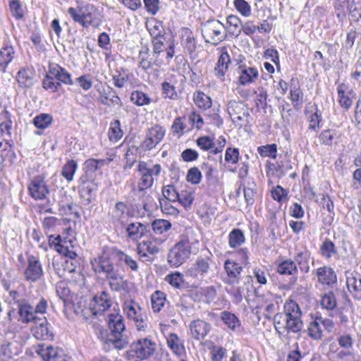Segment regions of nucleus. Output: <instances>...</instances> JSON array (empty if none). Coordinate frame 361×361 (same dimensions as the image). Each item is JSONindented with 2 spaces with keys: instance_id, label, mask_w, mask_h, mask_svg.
Returning <instances> with one entry per match:
<instances>
[{
  "instance_id": "obj_1",
  "label": "nucleus",
  "mask_w": 361,
  "mask_h": 361,
  "mask_svg": "<svg viewBox=\"0 0 361 361\" xmlns=\"http://www.w3.org/2000/svg\"><path fill=\"white\" fill-rule=\"evenodd\" d=\"M202 239L203 234L200 228L187 229L168 253L167 261L170 266L178 267L186 262L190 254H197L200 247V241Z\"/></svg>"
},
{
  "instance_id": "obj_2",
  "label": "nucleus",
  "mask_w": 361,
  "mask_h": 361,
  "mask_svg": "<svg viewBox=\"0 0 361 361\" xmlns=\"http://www.w3.org/2000/svg\"><path fill=\"white\" fill-rule=\"evenodd\" d=\"M284 312H279L274 317V324L279 334L281 330L288 333L294 334L300 332L303 326L301 319L302 312L298 303L292 300L286 301L284 304Z\"/></svg>"
},
{
  "instance_id": "obj_3",
  "label": "nucleus",
  "mask_w": 361,
  "mask_h": 361,
  "mask_svg": "<svg viewBox=\"0 0 361 361\" xmlns=\"http://www.w3.org/2000/svg\"><path fill=\"white\" fill-rule=\"evenodd\" d=\"M110 333L101 331V338L107 344H112L116 348H123L128 339L123 335L125 330L124 319L119 314H111L109 319Z\"/></svg>"
},
{
  "instance_id": "obj_4",
  "label": "nucleus",
  "mask_w": 361,
  "mask_h": 361,
  "mask_svg": "<svg viewBox=\"0 0 361 361\" xmlns=\"http://www.w3.org/2000/svg\"><path fill=\"white\" fill-rule=\"evenodd\" d=\"M68 13L75 22L80 23L83 27L99 25L96 21L98 10L93 4L85 3L81 4L77 8L70 7Z\"/></svg>"
},
{
  "instance_id": "obj_5",
  "label": "nucleus",
  "mask_w": 361,
  "mask_h": 361,
  "mask_svg": "<svg viewBox=\"0 0 361 361\" xmlns=\"http://www.w3.org/2000/svg\"><path fill=\"white\" fill-rule=\"evenodd\" d=\"M156 350V343L148 338L139 339L130 345L124 356L131 360L137 358L140 360H145L152 356Z\"/></svg>"
},
{
  "instance_id": "obj_6",
  "label": "nucleus",
  "mask_w": 361,
  "mask_h": 361,
  "mask_svg": "<svg viewBox=\"0 0 361 361\" xmlns=\"http://www.w3.org/2000/svg\"><path fill=\"white\" fill-rule=\"evenodd\" d=\"M137 171L141 176L138 182L137 188L138 191L142 192L152 186L154 183L153 176H159L161 166L160 164H157L152 168H149L146 162L140 161L137 165Z\"/></svg>"
},
{
  "instance_id": "obj_7",
  "label": "nucleus",
  "mask_w": 361,
  "mask_h": 361,
  "mask_svg": "<svg viewBox=\"0 0 361 361\" xmlns=\"http://www.w3.org/2000/svg\"><path fill=\"white\" fill-rule=\"evenodd\" d=\"M123 310L126 312L128 319L135 322L138 331H144L147 327V317L142 307L134 300L126 301L123 304Z\"/></svg>"
},
{
  "instance_id": "obj_8",
  "label": "nucleus",
  "mask_w": 361,
  "mask_h": 361,
  "mask_svg": "<svg viewBox=\"0 0 361 361\" xmlns=\"http://www.w3.org/2000/svg\"><path fill=\"white\" fill-rule=\"evenodd\" d=\"M129 214L127 204L124 202L118 201L115 204L112 211L109 212L108 217L114 228L123 227Z\"/></svg>"
},
{
  "instance_id": "obj_9",
  "label": "nucleus",
  "mask_w": 361,
  "mask_h": 361,
  "mask_svg": "<svg viewBox=\"0 0 361 361\" xmlns=\"http://www.w3.org/2000/svg\"><path fill=\"white\" fill-rule=\"evenodd\" d=\"M30 195L35 200H42L49 193V190L42 176H37L32 179L28 185Z\"/></svg>"
},
{
  "instance_id": "obj_10",
  "label": "nucleus",
  "mask_w": 361,
  "mask_h": 361,
  "mask_svg": "<svg viewBox=\"0 0 361 361\" xmlns=\"http://www.w3.org/2000/svg\"><path fill=\"white\" fill-rule=\"evenodd\" d=\"M31 331L37 340H52L54 334L45 317H39L33 323Z\"/></svg>"
},
{
  "instance_id": "obj_11",
  "label": "nucleus",
  "mask_w": 361,
  "mask_h": 361,
  "mask_svg": "<svg viewBox=\"0 0 361 361\" xmlns=\"http://www.w3.org/2000/svg\"><path fill=\"white\" fill-rule=\"evenodd\" d=\"M43 274L44 272L39 260L33 255L29 256L27 258V267L24 271L25 280L35 282L41 279Z\"/></svg>"
},
{
  "instance_id": "obj_12",
  "label": "nucleus",
  "mask_w": 361,
  "mask_h": 361,
  "mask_svg": "<svg viewBox=\"0 0 361 361\" xmlns=\"http://www.w3.org/2000/svg\"><path fill=\"white\" fill-rule=\"evenodd\" d=\"M226 145V140L223 136L219 137L216 139L214 135L212 137L204 135V151H208V158H210L211 154L217 155L218 160L220 163L222 161V152Z\"/></svg>"
},
{
  "instance_id": "obj_13",
  "label": "nucleus",
  "mask_w": 361,
  "mask_h": 361,
  "mask_svg": "<svg viewBox=\"0 0 361 361\" xmlns=\"http://www.w3.org/2000/svg\"><path fill=\"white\" fill-rule=\"evenodd\" d=\"M36 353L44 361H66L63 350L51 345H39Z\"/></svg>"
},
{
  "instance_id": "obj_14",
  "label": "nucleus",
  "mask_w": 361,
  "mask_h": 361,
  "mask_svg": "<svg viewBox=\"0 0 361 361\" xmlns=\"http://www.w3.org/2000/svg\"><path fill=\"white\" fill-rule=\"evenodd\" d=\"M112 304L111 297L107 291H102L95 295L92 301L91 310L94 315H97L107 310Z\"/></svg>"
},
{
  "instance_id": "obj_15",
  "label": "nucleus",
  "mask_w": 361,
  "mask_h": 361,
  "mask_svg": "<svg viewBox=\"0 0 361 361\" xmlns=\"http://www.w3.org/2000/svg\"><path fill=\"white\" fill-rule=\"evenodd\" d=\"M18 321L23 324L34 323L39 317L35 314L34 307L28 300L18 301Z\"/></svg>"
},
{
  "instance_id": "obj_16",
  "label": "nucleus",
  "mask_w": 361,
  "mask_h": 361,
  "mask_svg": "<svg viewBox=\"0 0 361 361\" xmlns=\"http://www.w3.org/2000/svg\"><path fill=\"white\" fill-rule=\"evenodd\" d=\"M224 28V25L217 20H207L204 23V29L207 35L211 37V40L207 39L205 42L214 45L218 44L223 40L222 37H219V35Z\"/></svg>"
},
{
  "instance_id": "obj_17",
  "label": "nucleus",
  "mask_w": 361,
  "mask_h": 361,
  "mask_svg": "<svg viewBox=\"0 0 361 361\" xmlns=\"http://www.w3.org/2000/svg\"><path fill=\"white\" fill-rule=\"evenodd\" d=\"M48 72L49 75L54 78L56 82H60L61 84L68 85L73 84L71 73L57 63H50L48 66Z\"/></svg>"
},
{
  "instance_id": "obj_18",
  "label": "nucleus",
  "mask_w": 361,
  "mask_h": 361,
  "mask_svg": "<svg viewBox=\"0 0 361 361\" xmlns=\"http://www.w3.org/2000/svg\"><path fill=\"white\" fill-rule=\"evenodd\" d=\"M21 351L22 346L17 341L4 342L0 344V361H8Z\"/></svg>"
},
{
  "instance_id": "obj_19",
  "label": "nucleus",
  "mask_w": 361,
  "mask_h": 361,
  "mask_svg": "<svg viewBox=\"0 0 361 361\" xmlns=\"http://www.w3.org/2000/svg\"><path fill=\"white\" fill-rule=\"evenodd\" d=\"M94 271L97 273H103L106 277L113 274L117 269H115L113 262L106 256H101L92 262Z\"/></svg>"
},
{
  "instance_id": "obj_20",
  "label": "nucleus",
  "mask_w": 361,
  "mask_h": 361,
  "mask_svg": "<svg viewBox=\"0 0 361 361\" xmlns=\"http://www.w3.org/2000/svg\"><path fill=\"white\" fill-rule=\"evenodd\" d=\"M138 61L140 66L145 71L152 68V66H159L161 61L157 57L149 54V49L147 46L142 47L139 52Z\"/></svg>"
},
{
  "instance_id": "obj_21",
  "label": "nucleus",
  "mask_w": 361,
  "mask_h": 361,
  "mask_svg": "<svg viewBox=\"0 0 361 361\" xmlns=\"http://www.w3.org/2000/svg\"><path fill=\"white\" fill-rule=\"evenodd\" d=\"M106 278L109 281V286L112 290L116 292L128 291L129 282L125 279L123 275L119 273L118 270L115 271Z\"/></svg>"
},
{
  "instance_id": "obj_22",
  "label": "nucleus",
  "mask_w": 361,
  "mask_h": 361,
  "mask_svg": "<svg viewBox=\"0 0 361 361\" xmlns=\"http://www.w3.org/2000/svg\"><path fill=\"white\" fill-rule=\"evenodd\" d=\"M149 228L150 226L148 224H143L140 222H134L128 224L126 231L128 238L133 240H137L149 231Z\"/></svg>"
},
{
  "instance_id": "obj_23",
  "label": "nucleus",
  "mask_w": 361,
  "mask_h": 361,
  "mask_svg": "<svg viewBox=\"0 0 361 361\" xmlns=\"http://www.w3.org/2000/svg\"><path fill=\"white\" fill-rule=\"evenodd\" d=\"M316 274L319 283L332 286L337 283V276L334 269L329 267H322L317 269Z\"/></svg>"
},
{
  "instance_id": "obj_24",
  "label": "nucleus",
  "mask_w": 361,
  "mask_h": 361,
  "mask_svg": "<svg viewBox=\"0 0 361 361\" xmlns=\"http://www.w3.org/2000/svg\"><path fill=\"white\" fill-rule=\"evenodd\" d=\"M346 285L348 290L355 300L361 299V279L350 273L346 277Z\"/></svg>"
},
{
  "instance_id": "obj_25",
  "label": "nucleus",
  "mask_w": 361,
  "mask_h": 361,
  "mask_svg": "<svg viewBox=\"0 0 361 361\" xmlns=\"http://www.w3.org/2000/svg\"><path fill=\"white\" fill-rule=\"evenodd\" d=\"M100 102L106 106L117 105L121 107L123 105L121 99L116 92L111 87H108L107 90H104L103 93L101 94Z\"/></svg>"
},
{
  "instance_id": "obj_26",
  "label": "nucleus",
  "mask_w": 361,
  "mask_h": 361,
  "mask_svg": "<svg viewBox=\"0 0 361 361\" xmlns=\"http://www.w3.org/2000/svg\"><path fill=\"white\" fill-rule=\"evenodd\" d=\"M15 51L11 45L5 44L0 50V70L5 73L8 65L14 58Z\"/></svg>"
},
{
  "instance_id": "obj_27",
  "label": "nucleus",
  "mask_w": 361,
  "mask_h": 361,
  "mask_svg": "<svg viewBox=\"0 0 361 361\" xmlns=\"http://www.w3.org/2000/svg\"><path fill=\"white\" fill-rule=\"evenodd\" d=\"M190 334L194 344L203 345V321L197 319L192 321L190 324Z\"/></svg>"
},
{
  "instance_id": "obj_28",
  "label": "nucleus",
  "mask_w": 361,
  "mask_h": 361,
  "mask_svg": "<svg viewBox=\"0 0 361 361\" xmlns=\"http://www.w3.org/2000/svg\"><path fill=\"white\" fill-rule=\"evenodd\" d=\"M167 345L170 349L178 356L185 353V347L182 340L175 334H170L167 338Z\"/></svg>"
},
{
  "instance_id": "obj_29",
  "label": "nucleus",
  "mask_w": 361,
  "mask_h": 361,
  "mask_svg": "<svg viewBox=\"0 0 361 361\" xmlns=\"http://www.w3.org/2000/svg\"><path fill=\"white\" fill-rule=\"evenodd\" d=\"M224 268L229 278L230 283H233L238 279L242 271V267L239 264L227 260L225 262Z\"/></svg>"
},
{
  "instance_id": "obj_30",
  "label": "nucleus",
  "mask_w": 361,
  "mask_h": 361,
  "mask_svg": "<svg viewBox=\"0 0 361 361\" xmlns=\"http://www.w3.org/2000/svg\"><path fill=\"white\" fill-rule=\"evenodd\" d=\"M34 71L29 68H21L18 72L17 80L22 87H28L32 85Z\"/></svg>"
},
{
  "instance_id": "obj_31",
  "label": "nucleus",
  "mask_w": 361,
  "mask_h": 361,
  "mask_svg": "<svg viewBox=\"0 0 361 361\" xmlns=\"http://www.w3.org/2000/svg\"><path fill=\"white\" fill-rule=\"evenodd\" d=\"M181 42L190 53L196 49L195 37L189 28L183 27L181 30Z\"/></svg>"
},
{
  "instance_id": "obj_32",
  "label": "nucleus",
  "mask_w": 361,
  "mask_h": 361,
  "mask_svg": "<svg viewBox=\"0 0 361 361\" xmlns=\"http://www.w3.org/2000/svg\"><path fill=\"white\" fill-rule=\"evenodd\" d=\"M277 271L283 275L295 276L298 274V268L295 262L286 259L279 264Z\"/></svg>"
},
{
  "instance_id": "obj_33",
  "label": "nucleus",
  "mask_w": 361,
  "mask_h": 361,
  "mask_svg": "<svg viewBox=\"0 0 361 361\" xmlns=\"http://www.w3.org/2000/svg\"><path fill=\"white\" fill-rule=\"evenodd\" d=\"M204 346H207L209 351L212 361H221L226 354V349L220 345H215L212 342H204Z\"/></svg>"
},
{
  "instance_id": "obj_34",
  "label": "nucleus",
  "mask_w": 361,
  "mask_h": 361,
  "mask_svg": "<svg viewBox=\"0 0 361 361\" xmlns=\"http://www.w3.org/2000/svg\"><path fill=\"white\" fill-rule=\"evenodd\" d=\"M166 295L164 293L157 290L151 295L152 308L154 312H159L164 306Z\"/></svg>"
},
{
  "instance_id": "obj_35",
  "label": "nucleus",
  "mask_w": 361,
  "mask_h": 361,
  "mask_svg": "<svg viewBox=\"0 0 361 361\" xmlns=\"http://www.w3.org/2000/svg\"><path fill=\"white\" fill-rule=\"evenodd\" d=\"M146 26L152 39L161 37L165 35L164 28L160 21L151 20L146 24Z\"/></svg>"
},
{
  "instance_id": "obj_36",
  "label": "nucleus",
  "mask_w": 361,
  "mask_h": 361,
  "mask_svg": "<svg viewBox=\"0 0 361 361\" xmlns=\"http://www.w3.org/2000/svg\"><path fill=\"white\" fill-rule=\"evenodd\" d=\"M257 75L258 71L256 68L252 67L243 68L241 71L240 75L239 76V82L241 85H245L247 83L253 82Z\"/></svg>"
},
{
  "instance_id": "obj_37",
  "label": "nucleus",
  "mask_w": 361,
  "mask_h": 361,
  "mask_svg": "<svg viewBox=\"0 0 361 361\" xmlns=\"http://www.w3.org/2000/svg\"><path fill=\"white\" fill-rule=\"evenodd\" d=\"M231 63L230 56L226 52H222L220 55L216 66L215 67V71L216 75L223 76L228 69V65Z\"/></svg>"
},
{
  "instance_id": "obj_38",
  "label": "nucleus",
  "mask_w": 361,
  "mask_h": 361,
  "mask_svg": "<svg viewBox=\"0 0 361 361\" xmlns=\"http://www.w3.org/2000/svg\"><path fill=\"white\" fill-rule=\"evenodd\" d=\"M151 227L155 234L161 235L171 228V224L168 220L158 219L152 222Z\"/></svg>"
},
{
  "instance_id": "obj_39",
  "label": "nucleus",
  "mask_w": 361,
  "mask_h": 361,
  "mask_svg": "<svg viewBox=\"0 0 361 361\" xmlns=\"http://www.w3.org/2000/svg\"><path fill=\"white\" fill-rule=\"evenodd\" d=\"M53 118L49 114H40L33 118L32 123L39 129H45L52 123Z\"/></svg>"
},
{
  "instance_id": "obj_40",
  "label": "nucleus",
  "mask_w": 361,
  "mask_h": 361,
  "mask_svg": "<svg viewBox=\"0 0 361 361\" xmlns=\"http://www.w3.org/2000/svg\"><path fill=\"white\" fill-rule=\"evenodd\" d=\"M320 304L324 309L333 310L337 305L336 296L332 291H329L323 294L321 298Z\"/></svg>"
},
{
  "instance_id": "obj_41",
  "label": "nucleus",
  "mask_w": 361,
  "mask_h": 361,
  "mask_svg": "<svg viewBox=\"0 0 361 361\" xmlns=\"http://www.w3.org/2000/svg\"><path fill=\"white\" fill-rule=\"evenodd\" d=\"M321 255L326 259H330L333 255L337 254L334 243L328 238H326L320 247Z\"/></svg>"
},
{
  "instance_id": "obj_42",
  "label": "nucleus",
  "mask_w": 361,
  "mask_h": 361,
  "mask_svg": "<svg viewBox=\"0 0 361 361\" xmlns=\"http://www.w3.org/2000/svg\"><path fill=\"white\" fill-rule=\"evenodd\" d=\"M130 101L138 106L150 104V97L142 91L135 90L131 93Z\"/></svg>"
},
{
  "instance_id": "obj_43",
  "label": "nucleus",
  "mask_w": 361,
  "mask_h": 361,
  "mask_svg": "<svg viewBox=\"0 0 361 361\" xmlns=\"http://www.w3.org/2000/svg\"><path fill=\"white\" fill-rule=\"evenodd\" d=\"M123 130L121 128V122L118 120H114L110 123L109 130V138L111 141L116 142L123 136Z\"/></svg>"
},
{
  "instance_id": "obj_44",
  "label": "nucleus",
  "mask_w": 361,
  "mask_h": 361,
  "mask_svg": "<svg viewBox=\"0 0 361 361\" xmlns=\"http://www.w3.org/2000/svg\"><path fill=\"white\" fill-rule=\"evenodd\" d=\"M245 242V236L243 231L238 228L233 229L228 235V243L231 247H236Z\"/></svg>"
},
{
  "instance_id": "obj_45",
  "label": "nucleus",
  "mask_w": 361,
  "mask_h": 361,
  "mask_svg": "<svg viewBox=\"0 0 361 361\" xmlns=\"http://www.w3.org/2000/svg\"><path fill=\"white\" fill-rule=\"evenodd\" d=\"M221 319L225 324L232 330H235L240 326V322L238 317L229 312L224 311L221 313Z\"/></svg>"
},
{
  "instance_id": "obj_46",
  "label": "nucleus",
  "mask_w": 361,
  "mask_h": 361,
  "mask_svg": "<svg viewBox=\"0 0 361 361\" xmlns=\"http://www.w3.org/2000/svg\"><path fill=\"white\" fill-rule=\"evenodd\" d=\"M307 331L308 336L314 340L318 341L322 338L323 331L317 319L310 323Z\"/></svg>"
},
{
  "instance_id": "obj_47",
  "label": "nucleus",
  "mask_w": 361,
  "mask_h": 361,
  "mask_svg": "<svg viewBox=\"0 0 361 361\" xmlns=\"http://www.w3.org/2000/svg\"><path fill=\"white\" fill-rule=\"evenodd\" d=\"M227 23L229 25L228 32L231 35L238 37L241 32V20L236 16L231 15L227 18Z\"/></svg>"
},
{
  "instance_id": "obj_48",
  "label": "nucleus",
  "mask_w": 361,
  "mask_h": 361,
  "mask_svg": "<svg viewBox=\"0 0 361 361\" xmlns=\"http://www.w3.org/2000/svg\"><path fill=\"white\" fill-rule=\"evenodd\" d=\"M227 109L231 117L240 114L241 111H243V116L249 115V113L245 109L243 104L240 102L230 101L228 104Z\"/></svg>"
},
{
  "instance_id": "obj_49",
  "label": "nucleus",
  "mask_w": 361,
  "mask_h": 361,
  "mask_svg": "<svg viewBox=\"0 0 361 361\" xmlns=\"http://www.w3.org/2000/svg\"><path fill=\"white\" fill-rule=\"evenodd\" d=\"M42 87L51 92H56L61 87V85L60 82H56L54 78L49 75V73L47 71L42 80Z\"/></svg>"
},
{
  "instance_id": "obj_50",
  "label": "nucleus",
  "mask_w": 361,
  "mask_h": 361,
  "mask_svg": "<svg viewBox=\"0 0 361 361\" xmlns=\"http://www.w3.org/2000/svg\"><path fill=\"white\" fill-rule=\"evenodd\" d=\"M56 293L59 298L66 302L71 295V290L68 283L64 281H59L56 285Z\"/></svg>"
},
{
  "instance_id": "obj_51",
  "label": "nucleus",
  "mask_w": 361,
  "mask_h": 361,
  "mask_svg": "<svg viewBox=\"0 0 361 361\" xmlns=\"http://www.w3.org/2000/svg\"><path fill=\"white\" fill-rule=\"evenodd\" d=\"M78 167L77 162L74 160L68 161L63 167L61 175L68 180L71 181Z\"/></svg>"
},
{
  "instance_id": "obj_52",
  "label": "nucleus",
  "mask_w": 361,
  "mask_h": 361,
  "mask_svg": "<svg viewBox=\"0 0 361 361\" xmlns=\"http://www.w3.org/2000/svg\"><path fill=\"white\" fill-rule=\"evenodd\" d=\"M0 157L2 161H8L12 163L16 158V153L13 147L8 142H5L3 149L1 152Z\"/></svg>"
},
{
  "instance_id": "obj_53",
  "label": "nucleus",
  "mask_w": 361,
  "mask_h": 361,
  "mask_svg": "<svg viewBox=\"0 0 361 361\" xmlns=\"http://www.w3.org/2000/svg\"><path fill=\"white\" fill-rule=\"evenodd\" d=\"M349 0H334V7L338 18L343 20L346 16V8Z\"/></svg>"
},
{
  "instance_id": "obj_54",
  "label": "nucleus",
  "mask_w": 361,
  "mask_h": 361,
  "mask_svg": "<svg viewBox=\"0 0 361 361\" xmlns=\"http://www.w3.org/2000/svg\"><path fill=\"white\" fill-rule=\"evenodd\" d=\"M186 120L187 118L185 116H178L175 118L171 126L173 134H177L179 136L183 134V130L187 128Z\"/></svg>"
},
{
  "instance_id": "obj_55",
  "label": "nucleus",
  "mask_w": 361,
  "mask_h": 361,
  "mask_svg": "<svg viewBox=\"0 0 361 361\" xmlns=\"http://www.w3.org/2000/svg\"><path fill=\"white\" fill-rule=\"evenodd\" d=\"M257 151L262 157L275 159L276 157L277 145L276 144H271L260 146L257 148Z\"/></svg>"
},
{
  "instance_id": "obj_56",
  "label": "nucleus",
  "mask_w": 361,
  "mask_h": 361,
  "mask_svg": "<svg viewBox=\"0 0 361 361\" xmlns=\"http://www.w3.org/2000/svg\"><path fill=\"white\" fill-rule=\"evenodd\" d=\"M165 134V130L160 126H155L149 129L147 135L152 139V141H155L159 144L163 139Z\"/></svg>"
},
{
  "instance_id": "obj_57",
  "label": "nucleus",
  "mask_w": 361,
  "mask_h": 361,
  "mask_svg": "<svg viewBox=\"0 0 361 361\" xmlns=\"http://www.w3.org/2000/svg\"><path fill=\"white\" fill-rule=\"evenodd\" d=\"M188 274L194 279H202L203 277V260H197L196 263L188 269Z\"/></svg>"
},
{
  "instance_id": "obj_58",
  "label": "nucleus",
  "mask_w": 361,
  "mask_h": 361,
  "mask_svg": "<svg viewBox=\"0 0 361 361\" xmlns=\"http://www.w3.org/2000/svg\"><path fill=\"white\" fill-rule=\"evenodd\" d=\"M165 39L164 36L152 39L153 56L158 58L159 55L164 51L166 48L164 44Z\"/></svg>"
},
{
  "instance_id": "obj_59",
  "label": "nucleus",
  "mask_w": 361,
  "mask_h": 361,
  "mask_svg": "<svg viewBox=\"0 0 361 361\" xmlns=\"http://www.w3.org/2000/svg\"><path fill=\"white\" fill-rule=\"evenodd\" d=\"M161 90L162 93L164 95V97L169 98L171 99H177L178 94L176 91V87L171 85L170 82H164L161 84Z\"/></svg>"
},
{
  "instance_id": "obj_60",
  "label": "nucleus",
  "mask_w": 361,
  "mask_h": 361,
  "mask_svg": "<svg viewBox=\"0 0 361 361\" xmlns=\"http://www.w3.org/2000/svg\"><path fill=\"white\" fill-rule=\"evenodd\" d=\"M178 193L174 186L168 185L163 188L162 194L169 202H176L178 199Z\"/></svg>"
},
{
  "instance_id": "obj_61",
  "label": "nucleus",
  "mask_w": 361,
  "mask_h": 361,
  "mask_svg": "<svg viewBox=\"0 0 361 361\" xmlns=\"http://www.w3.org/2000/svg\"><path fill=\"white\" fill-rule=\"evenodd\" d=\"M178 196L177 201H178L185 208H188L191 206L194 200L193 194L191 192L186 190L182 191L178 193Z\"/></svg>"
},
{
  "instance_id": "obj_62",
  "label": "nucleus",
  "mask_w": 361,
  "mask_h": 361,
  "mask_svg": "<svg viewBox=\"0 0 361 361\" xmlns=\"http://www.w3.org/2000/svg\"><path fill=\"white\" fill-rule=\"evenodd\" d=\"M137 151V149L133 146L131 147H129L128 150L126 151L125 154V159H126V165L124 166L125 169L126 168H131L134 163L136 161L137 156L136 152Z\"/></svg>"
},
{
  "instance_id": "obj_63",
  "label": "nucleus",
  "mask_w": 361,
  "mask_h": 361,
  "mask_svg": "<svg viewBox=\"0 0 361 361\" xmlns=\"http://www.w3.org/2000/svg\"><path fill=\"white\" fill-rule=\"evenodd\" d=\"M9 7L13 16L19 20L23 17V11L22 6L18 1L11 0L9 2Z\"/></svg>"
},
{
  "instance_id": "obj_64",
  "label": "nucleus",
  "mask_w": 361,
  "mask_h": 361,
  "mask_svg": "<svg viewBox=\"0 0 361 361\" xmlns=\"http://www.w3.org/2000/svg\"><path fill=\"white\" fill-rule=\"evenodd\" d=\"M234 6L243 16L247 17L251 14L250 6L245 0H235Z\"/></svg>"
}]
</instances>
